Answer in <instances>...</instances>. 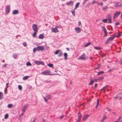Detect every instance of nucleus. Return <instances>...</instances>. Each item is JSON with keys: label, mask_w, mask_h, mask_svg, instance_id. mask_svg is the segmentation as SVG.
Wrapping results in <instances>:
<instances>
[{"label": "nucleus", "mask_w": 122, "mask_h": 122, "mask_svg": "<svg viewBox=\"0 0 122 122\" xmlns=\"http://www.w3.org/2000/svg\"><path fill=\"white\" fill-rule=\"evenodd\" d=\"M99 99H98L97 100V105L96 106V108H97L98 107V105L99 104Z\"/></svg>", "instance_id": "26"}, {"label": "nucleus", "mask_w": 122, "mask_h": 122, "mask_svg": "<svg viewBox=\"0 0 122 122\" xmlns=\"http://www.w3.org/2000/svg\"><path fill=\"white\" fill-rule=\"evenodd\" d=\"M23 45L24 46H26L27 45V44L25 42H24L23 43Z\"/></svg>", "instance_id": "48"}, {"label": "nucleus", "mask_w": 122, "mask_h": 122, "mask_svg": "<svg viewBox=\"0 0 122 122\" xmlns=\"http://www.w3.org/2000/svg\"><path fill=\"white\" fill-rule=\"evenodd\" d=\"M78 118L80 119H81V113L79 112L78 113Z\"/></svg>", "instance_id": "33"}, {"label": "nucleus", "mask_w": 122, "mask_h": 122, "mask_svg": "<svg viewBox=\"0 0 122 122\" xmlns=\"http://www.w3.org/2000/svg\"><path fill=\"white\" fill-rule=\"evenodd\" d=\"M119 24V22H117L116 23H115V25H118Z\"/></svg>", "instance_id": "52"}, {"label": "nucleus", "mask_w": 122, "mask_h": 122, "mask_svg": "<svg viewBox=\"0 0 122 122\" xmlns=\"http://www.w3.org/2000/svg\"><path fill=\"white\" fill-rule=\"evenodd\" d=\"M107 118V117L106 115H104L102 119H103V120H106Z\"/></svg>", "instance_id": "36"}, {"label": "nucleus", "mask_w": 122, "mask_h": 122, "mask_svg": "<svg viewBox=\"0 0 122 122\" xmlns=\"http://www.w3.org/2000/svg\"><path fill=\"white\" fill-rule=\"evenodd\" d=\"M51 31L53 32L56 33L58 32V30L56 28H52Z\"/></svg>", "instance_id": "14"}, {"label": "nucleus", "mask_w": 122, "mask_h": 122, "mask_svg": "<svg viewBox=\"0 0 122 122\" xmlns=\"http://www.w3.org/2000/svg\"><path fill=\"white\" fill-rule=\"evenodd\" d=\"M40 61H34V63L36 64L37 65H40Z\"/></svg>", "instance_id": "32"}, {"label": "nucleus", "mask_w": 122, "mask_h": 122, "mask_svg": "<svg viewBox=\"0 0 122 122\" xmlns=\"http://www.w3.org/2000/svg\"><path fill=\"white\" fill-rule=\"evenodd\" d=\"M37 32V31H34V32L33 33L32 35L33 37H35Z\"/></svg>", "instance_id": "34"}, {"label": "nucleus", "mask_w": 122, "mask_h": 122, "mask_svg": "<svg viewBox=\"0 0 122 122\" xmlns=\"http://www.w3.org/2000/svg\"><path fill=\"white\" fill-rule=\"evenodd\" d=\"M80 119L78 118L77 120L76 121V122H79L80 121Z\"/></svg>", "instance_id": "56"}, {"label": "nucleus", "mask_w": 122, "mask_h": 122, "mask_svg": "<svg viewBox=\"0 0 122 122\" xmlns=\"http://www.w3.org/2000/svg\"><path fill=\"white\" fill-rule=\"evenodd\" d=\"M46 48L47 49H49V46H46Z\"/></svg>", "instance_id": "63"}, {"label": "nucleus", "mask_w": 122, "mask_h": 122, "mask_svg": "<svg viewBox=\"0 0 122 122\" xmlns=\"http://www.w3.org/2000/svg\"><path fill=\"white\" fill-rule=\"evenodd\" d=\"M91 43H87L85 44V47L87 46H88L90 45L91 44Z\"/></svg>", "instance_id": "46"}, {"label": "nucleus", "mask_w": 122, "mask_h": 122, "mask_svg": "<svg viewBox=\"0 0 122 122\" xmlns=\"http://www.w3.org/2000/svg\"><path fill=\"white\" fill-rule=\"evenodd\" d=\"M12 56L14 59H16L17 58V54L15 53L13 54Z\"/></svg>", "instance_id": "22"}, {"label": "nucleus", "mask_w": 122, "mask_h": 122, "mask_svg": "<svg viewBox=\"0 0 122 122\" xmlns=\"http://www.w3.org/2000/svg\"><path fill=\"white\" fill-rule=\"evenodd\" d=\"M121 117H122L121 116H119V117L117 119V120L118 121V122H119L120 121V120L121 119Z\"/></svg>", "instance_id": "50"}, {"label": "nucleus", "mask_w": 122, "mask_h": 122, "mask_svg": "<svg viewBox=\"0 0 122 122\" xmlns=\"http://www.w3.org/2000/svg\"><path fill=\"white\" fill-rule=\"evenodd\" d=\"M39 39H43L44 37V36L43 34H41L39 35Z\"/></svg>", "instance_id": "24"}, {"label": "nucleus", "mask_w": 122, "mask_h": 122, "mask_svg": "<svg viewBox=\"0 0 122 122\" xmlns=\"http://www.w3.org/2000/svg\"><path fill=\"white\" fill-rule=\"evenodd\" d=\"M4 98L3 93L0 92V100Z\"/></svg>", "instance_id": "20"}, {"label": "nucleus", "mask_w": 122, "mask_h": 122, "mask_svg": "<svg viewBox=\"0 0 122 122\" xmlns=\"http://www.w3.org/2000/svg\"><path fill=\"white\" fill-rule=\"evenodd\" d=\"M79 4H80L79 2H78L75 5V9H76L77 8H78V6H79Z\"/></svg>", "instance_id": "29"}, {"label": "nucleus", "mask_w": 122, "mask_h": 122, "mask_svg": "<svg viewBox=\"0 0 122 122\" xmlns=\"http://www.w3.org/2000/svg\"><path fill=\"white\" fill-rule=\"evenodd\" d=\"M41 74L44 75H56V74H51L50 71L47 70L45 71L42 72H41Z\"/></svg>", "instance_id": "2"}, {"label": "nucleus", "mask_w": 122, "mask_h": 122, "mask_svg": "<svg viewBox=\"0 0 122 122\" xmlns=\"http://www.w3.org/2000/svg\"><path fill=\"white\" fill-rule=\"evenodd\" d=\"M26 65L27 66H31V64L29 62H28L26 63Z\"/></svg>", "instance_id": "44"}, {"label": "nucleus", "mask_w": 122, "mask_h": 122, "mask_svg": "<svg viewBox=\"0 0 122 122\" xmlns=\"http://www.w3.org/2000/svg\"><path fill=\"white\" fill-rule=\"evenodd\" d=\"M120 63L122 65V60H121L120 61Z\"/></svg>", "instance_id": "64"}, {"label": "nucleus", "mask_w": 122, "mask_h": 122, "mask_svg": "<svg viewBox=\"0 0 122 122\" xmlns=\"http://www.w3.org/2000/svg\"><path fill=\"white\" fill-rule=\"evenodd\" d=\"M118 98H119L120 100H121L122 99V94L120 93L117 95Z\"/></svg>", "instance_id": "17"}, {"label": "nucleus", "mask_w": 122, "mask_h": 122, "mask_svg": "<svg viewBox=\"0 0 122 122\" xmlns=\"http://www.w3.org/2000/svg\"><path fill=\"white\" fill-rule=\"evenodd\" d=\"M97 86V83H96L95 84V87Z\"/></svg>", "instance_id": "61"}, {"label": "nucleus", "mask_w": 122, "mask_h": 122, "mask_svg": "<svg viewBox=\"0 0 122 122\" xmlns=\"http://www.w3.org/2000/svg\"><path fill=\"white\" fill-rule=\"evenodd\" d=\"M37 25L33 24L32 25V28L34 31L37 32L38 30V28L37 27Z\"/></svg>", "instance_id": "7"}, {"label": "nucleus", "mask_w": 122, "mask_h": 122, "mask_svg": "<svg viewBox=\"0 0 122 122\" xmlns=\"http://www.w3.org/2000/svg\"><path fill=\"white\" fill-rule=\"evenodd\" d=\"M48 65L50 67H53V64L50 63L48 64Z\"/></svg>", "instance_id": "41"}, {"label": "nucleus", "mask_w": 122, "mask_h": 122, "mask_svg": "<svg viewBox=\"0 0 122 122\" xmlns=\"http://www.w3.org/2000/svg\"><path fill=\"white\" fill-rule=\"evenodd\" d=\"M13 106L12 105V104H9L7 105V107L9 108H10L12 107Z\"/></svg>", "instance_id": "30"}, {"label": "nucleus", "mask_w": 122, "mask_h": 122, "mask_svg": "<svg viewBox=\"0 0 122 122\" xmlns=\"http://www.w3.org/2000/svg\"><path fill=\"white\" fill-rule=\"evenodd\" d=\"M18 13L19 11L17 10H15L12 11V14L14 15L17 14Z\"/></svg>", "instance_id": "18"}, {"label": "nucleus", "mask_w": 122, "mask_h": 122, "mask_svg": "<svg viewBox=\"0 0 122 122\" xmlns=\"http://www.w3.org/2000/svg\"><path fill=\"white\" fill-rule=\"evenodd\" d=\"M6 65H7L6 64H3L2 65V67H5L6 66Z\"/></svg>", "instance_id": "53"}, {"label": "nucleus", "mask_w": 122, "mask_h": 122, "mask_svg": "<svg viewBox=\"0 0 122 122\" xmlns=\"http://www.w3.org/2000/svg\"><path fill=\"white\" fill-rule=\"evenodd\" d=\"M106 19L109 21V23H112L111 17L110 15H108L106 16Z\"/></svg>", "instance_id": "9"}, {"label": "nucleus", "mask_w": 122, "mask_h": 122, "mask_svg": "<svg viewBox=\"0 0 122 122\" xmlns=\"http://www.w3.org/2000/svg\"><path fill=\"white\" fill-rule=\"evenodd\" d=\"M104 79V77L103 76L100 77L98 79V80H101Z\"/></svg>", "instance_id": "47"}, {"label": "nucleus", "mask_w": 122, "mask_h": 122, "mask_svg": "<svg viewBox=\"0 0 122 122\" xmlns=\"http://www.w3.org/2000/svg\"><path fill=\"white\" fill-rule=\"evenodd\" d=\"M94 49L97 50H99L102 49L101 48L98 46H95L94 47Z\"/></svg>", "instance_id": "27"}, {"label": "nucleus", "mask_w": 122, "mask_h": 122, "mask_svg": "<svg viewBox=\"0 0 122 122\" xmlns=\"http://www.w3.org/2000/svg\"><path fill=\"white\" fill-rule=\"evenodd\" d=\"M5 14H7L10 12V6L9 5H7L5 8Z\"/></svg>", "instance_id": "3"}, {"label": "nucleus", "mask_w": 122, "mask_h": 122, "mask_svg": "<svg viewBox=\"0 0 122 122\" xmlns=\"http://www.w3.org/2000/svg\"><path fill=\"white\" fill-rule=\"evenodd\" d=\"M89 115H87L84 116L82 119V120L83 121H84L86 120L89 117Z\"/></svg>", "instance_id": "19"}, {"label": "nucleus", "mask_w": 122, "mask_h": 122, "mask_svg": "<svg viewBox=\"0 0 122 122\" xmlns=\"http://www.w3.org/2000/svg\"><path fill=\"white\" fill-rule=\"evenodd\" d=\"M115 35L113 36L112 35L111 36L109 37L107 39L106 41L105 42V44H107L110 43L111 42L113 39L115 38Z\"/></svg>", "instance_id": "1"}, {"label": "nucleus", "mask_w": 122, "mask_h": 122, "mask_svg": "<svg viewBox=\"0 0 122 122\" xmlns=\"http://www.w3.org/2000/svg\"><path fill=\"white\" fill-rule=\"evenodd\" d=\"M120 13L121 12L120 11H117L114 14L113 18L115 19L116 18Z\"/></svg>", "instance_id": "10"}, {"label": "nucleus", "mask_w": 122, "mask_h": 122, "mask_svg": "<svg viewBox=\"0 0 122 122\" xmlns=\"http://www.w3.org/2000/svg\"><path fill=\"white\" fill-rule=\"evenodd\" d=\"M37 51H42L44 50V47L43 46H38L36 47Z\"/></svg>", "instance_id": "11"}, {"label": "nucleus", "mask_w": 122, "mask_h": 122, "mask_svg": "<svg viewBox=\"0 0 122 122\" xmlns=\"http://www.w3.org/2000/svg\"><path fill=\"white\" fill-rule=\"evenodd\" d=\"M75 30L77 33H79L81 32V28L79 27H76L75 28Z\"/></svg>", "instance_id": "16"}, {"label": "nucleus", "mask_w": 122, "mask_h": 122, "mask_svg": "<svg viewBox=\"0 0 122 122\" xmlns=\"http://www.w3.org/2000/svg\"><path fill=\"white\" fill-rule=\"evenodd\" d=\"M8 114H6L5 115V116H4V118L5 119H6L8 118Z\"/></svg>", "instance_id": "35"}, {"label": "nucleus", "mask_w": 122, "mask_h": 122, "mask_svg": "<svg viewBox=\"0 0 122 122\" xmlns=\"http://www.w3.org/2000/svg\"><path fill=\"white\" fill-rule=\"evenodd\" d=\"M28 104H27L26 105H25L24 106V107H23V108L22 110V111L23 112H24L25 111L26 108H27L28 106Z\"/></svg>", "instance_id": "15"}, {"label": "nucleus", "mask_w": 122, "mask_h": 122, "mask_svg": "<svg viewBox=\"0 0 122 122\" xmlns=\"http://www.w3.org/2000/svg\"><path fill=\"white\" fill-rule=\"evenodd\" d=\"M40 65H44V63L43 61H40Z\"/></svg>", "instance_id": "42"}, {"label": "nucleus", "mask_w": 122, "mask_h": 122, "mask_svg": "<svg viewBox=\"0 0 122 122\" xmlns=\"http://www.w3.org/2000/svg\"><path fill=\"white\" fill-rule=\"evenodd\" d=\"M107 19H103L102 20V21L105 23H107Z\"/></svg>", "instance_id": "37"}, {"label": "nucleus", "mask_w": 122, "mask_h": 122, "mask_svg": "<svg viewBox=\"0 0 122 122\" xmlns=\"http://www.w3.org/2000/svg\"><path fill=\"white\" fill-rule=\"evenodd\" d=\"M93 1L92 2V4H94L95 3V0H93Z\"/></svg>", "instance_id": "55"}, {"label": "nucleus", "mask_w": 122, "mask_h": 122, "mask_svg": "<svg viewBox=\"0 0 122 122\" xmlns=\"http://www.w3.org/2000/svg\"><path fill=\"white\" fill-rule=\"evenodd\" d=\"M29 77V76H25L23 77V80H26Z\"/></svg>", "instance_id": "31"}, {"label": "nucleus", "mask_w": 122, "mask_h": 122, "mask_svg": "<svg viewBox=\"0 0 122 122\" xmlns=\"http://www.w3.org/2000/svg\"><path fill=\"white\" fill-rule=\"evenodd\" d=\"M93 81L92 79H91V82L89 84V85H91L92 84H93Z\"/></svg>", "instance_id": "45"}, {"label": "nucleus", "mask_w": 122, "mask_h": 122, "mask_svg": "<svg viewBox=\"0 0 122 122\" xmlns=\"http://www.w3.org/2000/svg\"><path fill=\"white\" fill-rule=\"evenodd\" d=\"M64 59L65 60L67 59V54L66 53H65L64 54Z\"/></svg>", "instance_id": "23"}, {"label": "nucleus", "mask_w": 122, "mask_h": 122, "mask_svg": "<svg viewBox=\"0 0 122 122\" xmlns=\"http://www.w3.org/2000/svg\"><path fill=\"white\" fill-rule=\"evenodd\" d=\"M85 56V53H83L81 56L78 58V60H82L86 59Z\"/></svg>", "instance_id": "6"}, {"label": "nucleus", "mask_w": 122, "mask_h": 122, "mask_svg": "<svg viewBox=\"0 0 122 122\" xmlns=\"http://www.w3.org/2000/svg\"><path fill=\"white\" fill-rule=\"evenodd\" d=\"M107 109L108 111H110L111 110V109H110L108 107L107 108Z\"/></svg>", "instance_id": "58"}, {"label": "nucleus", "mask_w": 122, "mask_h": 122, "mask_svg": "<svg viewBox=\"0 0 122 122\" xmlns=\"http://www.w3.org/2000/svg\"><path fill=\"white\" fill-rule=\"evenodd\" d=\"M108 8L107 7V5H105L103 6L102 8V10L104 11L106 9H108Z\"/></svg>", "instance_id": "28"}, {"label": "nucleus", "mask_w": 122, "mask_h": 122, "mask_svg": "<svg viewBox=\"0 0 122 122\" xmlns=\"http://www.w3.org/2000/svg\"><path fill=\"white\" fill-rule=\"evenodd\" d=\"M102 30L104 31V33H105V36H107V32L106 30V28L104 26H102Z\"/></svg>", "instance_id": "12"}, {"label": "nucleus", "mask_w": 122, "mask_h": 122, "mask_svg": "<svg viewBox=\"0 0 122 122\" xmlns=\"http://www.w3.org/2000/svg\"><path fill=\"white\" fill-rule=\"evenodd\" d=\"M71 12L74 16H75V11L74 10H72L71 11Z\"/></svg>", "instance_id": "40"}, {"label": "nucleus", "mask_w": 122, "mask_h": 122, "mask_svg": "<svg viewBox=\"0 0 122 122\" xmlns=\"http://www.w3.org/2000/svg\"><path fill=\"white\" fill-rule=\"evenodd\" d=\"M103 3H98V5H100L101 6H102L103 5Z\"/></svg>", "instance_id": "51"}, {"label": "nucleus", "mask_w": 122, "mask_h": 122, "mask_svg": "<svg viewBox=\"0 0 122 122\" xmlns=\"http://www.w3.org/2000/svg\"><path fill=\"white\" fill-rule=\"evenodd\" d=\"M64 117V116L63 115H62L61 116H60V118L61 119H62L63 117Z\"/></svg>", "instance_id": "57"}, {"label": "nucleus", "mask_w": 122, "mask_h": 122, "mask_svg": "<svg viewBox=\"0 0 122 122\" xmlns=\"http://www.w3.org/2000/svg\"><path fill=\"white\" fill-rule=\"evenodd\" d=\"M104 73V72L103 71H100V72H99L97 74V75H99L100 74H102Z\"/></svg>", "instance_id": "38"}, {"label": "nucleus", "mask_w": 122, "mask_h": 122, "mask_svg": "<svg viewBox=\"0 0 122 122\" xmlns=\"http://www.w3.org/2000/svg\"><path fill=\"white\" fill-rule=\"evenodd\" d=\"M81 22L80 21H79L78 23V25H79L81 24Z\"/></svg>", "instance_id": "59"}, {"label": "nucleus", "mask_w": 122, "mask_h": 122, "mask_svg": "<svg viewBox=\"0 0 122 122\" xmlns=\"http://www.w3.org/2000/svg\"><path fill=\"white\" fill-rule=\"evenodd\" d=\"M117 98H117V95L115 97H114V99L116 100Z\"/></svg>", "instance_id": "60"}, {"label": "nucleus", "mask_w": 122, "mask_h": 122, "mask_svg": "<svg viewBox=\"0 0 122 122\" xmlns=\"http://www.w3.org/2000/svg\"><path fill=\"white\" fill-rule=\"evenodd\" d=\"M100 66L99 65H97V66L94 69H98L99 68Z\"/></svg>", "instance_id": "49"}, {"label": "nucleus", "mask_w": 122, "mask_h": 122, "mask_svg": "<svg viewBox=\"0 0 122 122\" xmlns=\"http://www.w3.org/2000/svg\"><path fill=\"white\" fill-rule=\"evenodd\" d=\"M121 34H122V33H120V32H119V31H118V35H116L115 34H114L113 35V36L115 35V37H118L121 36Z\"/></svg>", "instance_id": "21"}, {"label": "nucleus", "mask_w": 122, "mask_h": 122, "mask_svg": "<svg viewBox=\"0 0 122 122\" xmlns=\"http://www.w3.org/2000/svg\"><path fill=\"white\" fill-rule=\"evenodd\" d=\"M93 81L94 82H97V80L96 79H94Z\"/></svg>", "instance_id": "54"}, {"label": "nucleus", "mask_w": 122, "mask_h": 122, "mask_svg": "<svg viewBox=\"0 0 122 122\" xmlns=\"http://www.w3.org/2000/svg\"><path fill=\"white\" fill-rule=\"evenodd\" d=\"M51 97V96L50 95H46L45 97H43V98L46 102L47 103L48 100L50 99Z\"/></svg>", "instance_id": "5"}, {"label": "nucleus", "mask_w": 122, "mask_h": 122, "mask_svg": "<svg viewBox=\"0 0 122 122\" xmlns=\"http://www.w3.org/2000/svg\"><path fill=\"white\" fill-rule=\"evenodd\" d=\"M36 51H37V49L36 47V48H33V52L34 53H35Z\"/></svg>", "instance_id": "43"}, {"label": "nucleus", "mask_w": 122, "mask_h": 122, "mask_svg": "<svg viewBox=\"0 0 122 122\" xmlns=\"http://www.w3.org/2000/svg\"><path fill=\"white\" fill-rule=\"evenodd\" d=\"M109 86L108 85H107L103 87L100 90V91H102V90H105V89Z\"/></svg>", "instance_id": "25"}, {"label": "nucleus", "mask_w": 122, "mask_h": 122, "mask_svg": "<svg viewBox=\"0 0 122 122\" xmlns=\"http://www.w3.org/2000/svg\"><path fill=\"white\" fill-rule=\"evenodd\" d=\"M24 112H23L21 114H20V116H22L23 115V114Z\"/></svg>", "instance_id": "62"}, {"label": "nucleus", "mask_w": 122, "mask_h": 122, "mask_svg": "<svg viewBox=\"0 0 122 122\" xmlns=\"http://www.w3.org/2000/svg\"><path fill=\"white\" fill-rule=\"evenodd\" d=\"M18 89L20 90H22V86L20 85H18Z\"/></svg>", "instance_id": "39"}, {"label": "nucleus", "mask_w": 122, "mask_h": 122, "mask_svg": "<svg viewBox=\"0 0 122 122\" xmlns=\"http://www.w3.org/2000/svg\"><path fill=\"white\" fill-rule=\"evenodd\" d=\"M114 6L116 7L122 6V3L120 2H116L114 5Z\"/></svg>", "instance_id": "8"}, {"label": "nucleus", "mask_w": 122, "mask_h": 122, "mask_svg": "<svg viewBox=\"0 0 122 122\" xmlns=\"http://www.w3.org/2000/svg\"><path fill=\"white\" fill-rule=\"evenodd\" d=\"M58 53V56L59 57H60L62 56L63 55V53L62 51L60 50H57L54 52V54L56 55Z\"/></svg>", "instance_id": "4"}, {"label": "nucleus", "mask_w": 122, "mask_h": 122, "mask_svg": "<svg viewBox=\"0 0 122 122\" xmlns=\"http://www.w3.org/2000/svg\"><path fill=\"white\" fill-rule=\"evenodd\" d=\"M74 3V2L73 1L71 0L69 2H66V4L67 5H69L71 6L73 5Z\"/></svg>", "instance_id": "13"}]
</instances>
